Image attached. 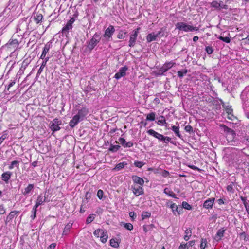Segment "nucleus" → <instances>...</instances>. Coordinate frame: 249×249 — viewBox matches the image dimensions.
<instances>
[{
    "label": "nucleus",
    "instance_id": "9d476101",
    "mask_svg": "<svg viewBox=\"0 0 249 249\" xmlns=\"http://www.w3.org/2000/svg\"><path fill=\"white\" fill-rule=\"evenodd\" d=\"M88 109L86 107H83L78 111V113L76 114L81 120H83L84 117L88 114Z\"/></svg>",
    "mask_w": 249,
    "mask_h": 249
},
{
    "label": "nucleus",
    "instance_id": "393cba45",
    "mask_svg": "<svg viewBox=\"0 0 249 249\" xmlns=\"http://www.w3.org/2000/svg\"><path fill=\"white\" fill-rule=\"evenodd\" d=\"M34 187V184H30L28 185V186L25 188L24 191L22 192V194L24 195H27L30 192L33 190Z\"/></svg>",
    "mask_w": 249,
    "mask_h": 249
},
{
    "label": "nucleus",
    "instance_id": "4be33fe9",
    "mask_svg": "<svg viewBox=\"0 0 249 249\" xmlns=\"http://www.w3.org/2000/svg\"><path fill=\"white\" fill-rule=\"evenodd\" d=\"M72 27V25L67 22V24L62 29V32L63 34L67 36L69 33V30L71 29Z\"/></svg>",
    "mask_w": 249,
    "mask_h": 249
},
{
    "label": "nucleus",
    "instance_id": "423d86ee",
    "mask_svg": "<svg viewBox=\"0 0 249 249\" xmlns=\"http://www.w3.org/2000/svg\"><path fill=\"white\" fill-rule=\"evenodd\" d=\"M139 30V28H137L136 30L134 31L133 33L130 35V40L129 41V47H132L134 46L138 36Z\"/></svg>",
    "mask_w": 249,
    "mask_h": 249
},
{
    "label": "nucleus",
    "instance_id": "a19ab883",
    "mask_svg": "<svg viewBox=\"0 0 249 249\" xmlns=\"http://www.w3.org/2000/svg\"><path fill=\"white\" fill-rule=\"evenodd\" d=\"M182 206L183 208L188 210H190L192 209L191 206L185 201L182 202Z\"/></svg>",
    "mask_w": 249,
    "mask_h": 249
},
{
    "label": "nucleus",
    "instance_id": "f8f14e48",
    "mask_svg": "<svg viewBox=\"0 0 249 249\" xmlns=\"http://www.w3.org/2000/svg\"><path fill=\"white\" fill-rule=\"evenodd\" d=\"M226 229H224V228L219 229L214 237V240L217 241L220 240L221 238L224 236V233Z\"/></svg>",
    "mask_w": 249,
    "mask_h": 249
},
{
    "label": "nucleus",
    "instance_id": "79ce46f5",
    "mask_svg": "<svg viewBox=\"0 0 249 249\" xmlns=\"http://www.w3.org/2000/svg\"><path fill=\"white\" fill-rule=\"evenodd\" d=\"M19 162L17 160H14L11 162L10 165L9 166V169H12L14 166L18 167Z\"/></svg>",
    "mask_w": 249,
    "mask_h": 249
},
{
    "label": "nucleus",
    "instance_id": "774afa93",
    "mask_svg": "<svg viewBox=\"0 0 249 249\" xmlns=\"http://www.w3.org/2000/svg\"><path fill=\"white\" fill-rule=\"evenodd\" d=\"M56 245L55 243H52L48 247L47 249H54Z\"/></svg>",
    "mask_w": 249,
    "mask_h": 249
},
{
    "label": "nucleus",
    "instance_id": "a211bd4d",
    "mask_svg": "<svg viewBox=\"0 0 249 249\" xmlns=\"http://www.w3.org/2000/svg\"><path fill=\"white\" fill-rule=\"evenodd\" d=\"M33 17L36 23H39L43 19V15L38 12H35L33 14Z\"/></svg>",
    "mask_w": 249,
    "mask_h": 249
},
{
    "label": "nucleus",
    "instance_id": "39448f33",
    "mask_svg": "<svg viewBox=\"0 0 249 249\" xmlns=\"http://www.w3.org/2000/svg\"><path fill=\"white\" fill-rule=\"evenodd\" d=\"M61 121L58 119H54L53 122L50 123V128L53 131H56L60 129L59 125L61 124Z\"/></svg>",
    "mask_w": 249,
    "mask_h": 249
},
{
    "label": "nucleus",
    "instance_id": "2eb2a0df",
    "mask_svg": "<svg viewBox=\"0 0 249 249\" xmlns=\"http://www.w3.org/2000/svg\"><path fill=\"white\" fill-rule=\"evenodd\" d=\"M214 199H215L214 198H212L206 200L203 204V207L206 209L212 208L213 204Z\"/></svg>",
    "mask_w": 249,
    "mask_h": 249
},
{
    "label": "nucleus",
    "instance_id": "f3484780",
    "mask_svg": "<svg viewBox=\"0 0 249 249\" xmlns=\"http://www.w3.org/2000/svg\"><path fill=\"white\" fill-rule=\"evenodd\" d=\"M50 48V44L47 43L45 45V46L43 48V50L42 51V54L40 56L41 59H45V58H46L47 57H46V55L47 53L48 52Z\"/></svg>",
    "mask_w": 249,
    "mask_h": 249
},
{
    "label": "nucleus",
    "instance_id": "37998d69",
    "mask_svg": "<svg viewBox=\"0 0 249 249\" xmlns=\"http://www.w3.org/2000/svg\"><path fill=\"white\" fill-rule=\"evenodd\" d=\"M104 231V230L99 229L95 230V231L93 232V234L95 236L99 237H100L101 235L102 234V232H103Z\"/></svg>",
    "mask_w": 249,
    "mask_h": 249
},
{
    "label": "nucleus",
    "instance_id": "f257e3e1",
    "mask_svg": "<svg viewBox=\"0 0 249 249\" xmlns=\"http://www.w3.org/2000/svg\"><path fill=\"white\" fill-rule=\"evenodd\" d=\"M176 29L179 31L184 32H192L194 31H198L199 28L197 27H194L191 25L187 24L184 22H178L176 24Z\"/></svg>",
    "mask_w": 249,
    "mask_h": 249
},
{
    "label": "nucleus",
    "instance_id": "052dcab7",
    "mask_svg": "<svg viewBox=\"0 0 249 249\" xmlns=\"http://www.w3.org/2000/svg\"><path fill=\"white\" fill-rule=\"evenodd\" d=\"M171 138L169 137H167V136H165V138L164 139V141H163V143H165L166 144H168L169 142H171Z\"/></svg>",
    "mask_w": 249,
    "mask_h": 249
},
{
    "label": "nucleus",
    "instance_id": "680f3d73",
    "mask_svg": "<svg viewBox=\"0 0 249 249\" xmlns=\"http://www.w3.org/2000/svg\"><path fill=\"white\" fill-rule=\"evenodd\" d=\"M188 246L187 245V244H181L179 248H178V249H188Z\"/></svg>",
    "mask_w": 249,
    "mask_h": 249
},
{
    "label": "nucleus",
    "instance_id": "8fccbe9b",
    "mask_svg": "<svg viewBox=\"0 0 249 249\" xmlns=\"http://www.w3.org/2000/svg\"><path fill=\"white\" fill-rule=\"evenodd\" d=\"M37 207H36L35 206H34L33 210H32V215L31 216V217L32 219H34L35 218L36 216V211H37Z\"/></svg>",
    "mask_w": 249,
    "mask_h": 249
},
{
    "label": "nucleus",
    "instance_id": "6e6552de",
    "mask_svg": "<svg viewBox=\"0 0 249 249\" xmlns=\"http://www.w3.org/2000/svg\"><path fill=\"white\" fill-rule=\"evenodd\" d=\"M127 69L128 68L126 66L121 68L119 71L115 74L114 77L117 79H119L121 77L125 76Z\"/></svg>",
    "mask_w": 249,
    "mask_h": 249
},
{
    "label": "nucleus",
    "instance_id": "0eeeda50",
    "mask_svg": "<svg viewBox=\"0 0 249 249\" xmlns=\"http://www.w3.org/2000/svg\"><path fill=\"white\" fill-rule=\"evenodd\" d=\"M147 133L150 135L154 137L155 138L158 139L159 140L163 142L165 136L162 134H160L153 129H149L147 131Z\"/></svg>",
    "mask_w": 249,
    "mask_h": 249
},
{
    "label": "nucleus",
    "instance_id": "a18cd8bd",
    "mask_svg": "<svg viewBox=\"0 0 249 249\" xmlns=\"http://www.w3.org/2000/svg\"><path fill=\"white\" fill-rule=\"evenodd\" d=\"M126 34V32H124L122 31H120L117 35V37L119 39H123L125 37V35Z\"/></svg>",
    "mask_w": 249,
    "mask_h": 249
},
{
    "label": "nucleus",
    "instance_id": "cd10ccee",
    "mask_svg": "<svg viewBox=\"0 0 249 249\" xmlns=\"http://www.w3.org/2000/svg\"><path fill=\"white\" fill-rule=\"evenodd\" d=\"M163 192L165 194H166V195H168V196H171V197H172L173 198H177L175 193L172 191H171L170 189H169L168 188H165L164 189Z\"/></svg>",
    "mask_w": 249,
    "mask_h": 249
},
{
    "label": "nucleus",
    "instance_id": "bb28decb",
    "mask_svg": "<svg viewBox=\"0 0 249 249\" xmlns=\"http://www.w3.org/2000/svg\"><path fill=\"white\" fill-rule=\"evenodd\" d=\"M211 7L212 8H214V10H217V11H220V8L219 7L220 5L218 2V1L214 0L211 3Z\"/></svg>",
    "mask_w": 249,
    "mask_h": 249
},
{
    "label": "nucleus",
    "instance_id": "c85d7f7f",
    "mask_svg": "<svg viewBox=\"0 0 249 249\" xmlns=\"http://www.w3.org/2000/svg\"><path fill=\"white\" fill-rule=\"evenodd\" d=\"M107 232L105 231L102 232V234L100 236V238L102 242L105 243L107 241Z\"/></svg>",
    "mask_w": 249,
    "mask_h": 249
},
{
    "label": "nucleus",
    "instance_id": "7c9ffc66",
    "mask_svg": "<svg viewBox=\"0 0 249 249\" xmlns=\"http://www.w3.org/2000/svg\"><path fill=\"white\" fill-rule=\"evenodd\" d=\"M156 114L155 112H151L146 115V120L153 121L155 119Z\"/></svg>",
    "mask_w": 249,
    "mask_h": 249
},
{
    "label": "nucleus",
    "instance_id": "7ed1b4c3",
    "mask_svg": "<svg viewBox=\"0 0 249 249\" xmlns=\"http://www.w3.org/2000/svg\"><path fill=\"white\" fill-rule=\"evenodd\" d=\"M101 40V37L99 34L95 33L92 38L90 40L89 42L88 48L90 50H92L95 46L100 42Z\"/></svg>",
    "mask_w": 249,
    "mask_h": 249
},
{
    "label": "nucleus",
    "instance_id": "b1692460",
    "mask_svg": "<svg viewBox=\"0 0 249 249\" xmlns=\"http://www.w3.org/2000/svg\"><path fill=\"white\" fill-rule=\"evenodd\" d=\"M7 46L10 47L12 46L13 48H17L18 45V42L17 39H10L8 43L6 44Z\"/></svg>",
    "mask_w": 249,
    "mask_h": 249
},
{
    "label": "nucleus",
    "instance_id": "ddd939ff",
    "mask_svg": "<svg viewBox=\"0 0 249 249\" xmlns=\"http://www.w3.org/2000/svg\"><path fill=\"white\" fill-rule=\"evenodd\" d=\"M46 197L45 196H43L42 195H39L34 206L38 207L39 205L43 204L44 202H46Z\"/></svg>",
    "mask_w": 249,
    "mask_h": 249
},
{
    "label": "nucleus",
    "instance_id": "a878e982",
    "mask_svg": "<svg viewBox=\"0 0 249 249\" xmlns=\"http://www.w3.org/2000/svg\"><path fill=\"white\" fill-rule=\"evenodd\" d=\"M49 57H47L46 58H45V59H44V61L42 62L40 68L39 69V70L37 71V76L40 75V73L42 72L43 69L44 68V67L46 66V63L49 60Z\"/></svg>",
    "mask_w": 249,
    "mask_h": 249
},
{
    "label": "nucleus",
    "instance_id": "6ab92c4d",
    "mask_svg": "<svg viewBox=\"0 0 249 249\" xmlns=\"http://www.w3.org/2000/svg\"><path fill=\"white\" fill-rule=\"evenodd\" d=\"M133 193L136 196H138L140 195L143 194V190L142 187H139L138 188H135V187L132 186Z\"/></svg>",
    "mask_w": 249,
    "mask_h": 249
},
{
    "label": "nucleus",
    "instance_id": "3c124183",
    "mask_svg": "<svg viewBox=\"0 0 249 249\" xmlns=\"http://www.w3.org/2000/svg\"><path fill=\"white\" fill-rule=\"evenodd\" d=\"M151 216V213L149 212H143L142 214V219L148 218Z\"/></svg>",
    "mask_w": 249,
    "mask_h": 249
},
{
    "label": "nucleus",
    "instance_id": "2f4dec72",
    "mask_svg": "<svg viewBox=\"0 0 249 249\" xmlns=\"http://www.w3.org/2000/svg\"><path fill=\"white\" fill-rule=\"evenodd\" d=\"M172 130L174 132L177 136L181 138V135L179 133L178 126H172Z\"/></svg>",
    "mask_w": 249,
    "mask_h": 249
},
{
    "label": "nucleus",
    "instance_id": "dca6fc26",
    "mask_svg": "<svg viewBox=\"0 0 249 249\" xmlns=\"http://www.w3.org/2000/svg\"><path fill=\"white\" fill-rule=\"evenodd\" d=\"M132 178L135 183L138 184L141 186H142L144 183V180L142 178L136 175L132 176Z\"/></svg>",
    "mask_w": 249,
    "mask_h": 249
},
{
    "label": "nucleus",
    "instance_id": "473e14b6",
    "mask_svg": "<svg viewBox=\"0 0 249 249\" xmlns=\"http://www.w3.org/2000/svg\"><path fill=\"white\" fill-rule=\"evenodd\" d=\"M122 226H123L124 228L128 230L131 231L133 229V226L131 223H122L121 224Z\"/></svg>",
    "mask_w": 249,
    "mask_h": 249
},
{
    "label": "nucleus",
    "instance_id": "ea45409f",
    "mask_svg": "<svg viewBox=\"0 0 249 249\" xmlns=\"http://www.w3.org/2000/svg\"><path fill=\"white\" fill-rule=\"evenodd\" d=\"M218 38L220 40H222L226 43H229L231 41V39L229 37H223L222 36H219Z\"/></svg>",
    "mask_w": 249,
    "mask_h": 249
},
{
    "label": "nucleus",
    "instance_id": "aec40b11",
    "mask_svg": "<svg viewBox=\"0 0 249 249\" xmlns=\"http://www.w3.org/2000/svg\"><path fill=\"white\" fill-rule=\"evenodd\" d=\"M12 173L9 171L3 173L1 175L2 179L6 183L8 182L11 176Z\"/></svg>",
    "mask_w": 249,
    "mask_h": 249
},
{
    "label": "nucleus",
    "instance_id": "6e6d98bb",
    "mask_svg": "<svg viewBox=\"0 0 249 249\" xmlns=\"http://www.w3.org/2000/svg\"><path fill=\"white\" fill-rule=\"evenodd\" d=\"M185 130L189 133H192L193 132V128L191 125H186L184 128Z\"/></svg>",
    "mask_w": 249,
    "mask_h": 249
},
{
    "label": "nucleus",
    "instance_id": "72a5a7b5",
    "mask_svg": "<svg viewBox=\"0 0 249 249\" xmlns=\"http://www.w3.org/2000/svg\"><path fill=\"white\" fill-rule=\"evenodd\" d=\"M187 69H182L181 71H178V75L179 77L182 78L184 74H186L187 73Z\"/></svg>",
    "mask_w": 249,
    "mask_h": 249
},
{
    "label": "nucleus",
    "instance_id": "5fc2aeb1",
    "mask_svg": "<svg viewBox=\"0 0 249 249\" xmlns=\"http://www.w3.org/2000/svg\"><path fill=\"white\" fill-rule=\"evenodd\" d=\"M205 50L208 54H212L213 51V49L210 46H207L205 48Z\"/></svg>",
    "mask_w": 249,
    "mask_h": 249
},
{
    "label": "nucleus",
    "instance_id": "f03ea898",
    "mask_svg": "<svg viewBox=\"0 0 249 249\" xmlns=\"http://www.w3.org/2000/svg\"><path fill=\"white\" fill-rule=\"evenodd\" d=\"M164 36V30L161 28L158 33H152L148 34L146 36L147 42H151L157 40V37H161Z\"/></svg>",
    "mask_w": 249,
    "mask_h": 249
},
{
    "label": "nucleus",
    "instance_id": "c03bdc74",
    "mask_svg": "<svg viewBox=\"0 0 249 249\" xmlns=\"http://www.w3.org/2000/svg\"><path fill=\"white\" fill-rule=\"evenodd\" d=\"M125 165H126V164H125L124 162L119 163L116 165L114 169H117V170H119L124 168Z\"/></svg>",
    "mask_w": 249,
    "mask_h": 249
},
{
    "label": "nucleus",
    "instance_id": "4c0bfd02",
    "mask_svg": "<svg viewBox=\"0 0 249 249\" xmlns=\"http://www.w3.org/2000/svg\"><path fill=\"white\" fill-rule=\"evenodd\" d=\"M94 215L93 214H90L86 219V223L89 224L92 222L94 219Z\"/></svg>",
    "mask_w": 249,
    "mask_h": 249
},
{
    "label": "nucleus",
    "instance_id": "864d4df0",
    "mask_svg": "<svg viewBox=\"0 0 249 249\" xmlns=\"http://www.w3.org/2000/svg\"><path fill=\"white\" fill-rule=\"evenodd\" d=\"M7 136V133L6 131L3 132V135L0 138V145L2 143L3 141L6 138Z\"/></svg>",
    "mask_w": 249,
    "mask_h": 249
},
{
    "label": "nucleus",
    "instance_id": "c9c22d12",
    "mask_svg": "<svg viewBox=\"0 0 249 249\" xmlns=\"http://www.w3.org/2000/svg\"><path fill=\"white\" fill-rule=\"evenodd\" d=\"M120 148V146L119 145H111L110 148H109V150L111 151L112 152H116L117 150H118Z\"/></svg>",
    "mask_w": 249,
    "mask_h": 249
},
{
    "label": "nucleus",
    "instance_id": "58836bf2",
    "mask_svg": "<svg viewBox=\"0 0 249 249\" xmlns=\"http://www.w3.org/2000/svg\"><path fill=\"white\" fill-rule=\"evenodd\" d=\"M71 228V225H67L64 228L63 232V235H66L68 234L70 231V229Z\"/></svg>",
    "mask_w": 249,
    "mask_h": 249
},
{
    "label": "nucleus",
    "instance_id": "338daca9",
    "mask_svg": "<svg viewBox=\"0 0 249 249\" xmlns=\"http://www.w3.org/2000/svg\"><path fill=\"white\" fill-rule=\"evenodd\" d=\"M129 216L133 219H134L136 217V214H135L134 212H130L129 213Z\"/></svg>",
    "mask_w": 249,
    "mask_h": 249
},
{
    "label": "nucleus",
    "instance_id": "603ef678",
    "mask_svg": "<svg viewBox=\"0 0 249 249\" xmlns=\"http://www.w3.org/2000/svg\"><path fill=\"white\" fill-rule=\"evenodd\" d=\"M134 164L137 167L141 168L144 164L142 161H135Z\"/></svg>",
    "mask_w": 249,
    "mask_h": 249
},
{
    "label": "nucleus",
    "instance_id": "412c9836",
    "mask_svg": "<svg viewBox=\"0 0 249 249\" xmlns=\"http://www.w3.org/2000/svg\"><path fill=\"white\" fill-rule=\"evenodd\" d=\"M72 27V25L67 22V24L62 29V32L63 34L67 36L69 33V30L71 29Z\"/></svg>",
    "mask_w": 249,
    "mask_h": 249
},
{
    "label": "nucleus",
    "instance_id": "e433bc0d",
    "mask_svg": "<svg viewBox=\"0 0 249 249\" xmlns=\"http://www.w3.org/2000/svg\"><path fill=\"white\" fill-rule=\"evenodd\" d=\"M160 119L158 120V124H162L163 125L167 124V123L166 122V120L165 117L163 116H160Z\"/></svg>",
    "mask_w": 249,
    "mask_h": 249
},
{
    "label": "nucleus",
    "instance_id": "5701e85b",
    "mask_svg": "<svg viewBox=\"0 0 249 249\" xmlns=\"http://www.w3.org/2000/svg\"><path fill=\"white\" fill-rule=\"evenodd\" d=\"M221 126L223 128L224 132L231 134L233 137L236 135V133L233 129L227 127L224 124H222Z\"/></svg>",
    "mask_w": 249,
    "mask_h": 249
},
{
    "label": "nucleus",
    "instance_id": "13d9d810",
    "mask_svg": "<svg viewBox=\"0 0 249 249\" xmlns=\"http://www.w3.org/2000/svg\"><path fill=\"white\" fill-rule=\"evenodd\" d=\"M104 192L102 190H99L97 192V196L100 199L103 198Z\"/></svg>",
    "mask_w": 249,
    "mask_h": 249
},
{
    "label": "nucleus",
    "instance_id": "0e129e2a",
    "mask_svg": "<svg viewBox=\"0 0 249 249\" xmlns=\"http://www.w3.org/2000/svg\"><path fill=\"white\" fill-rule=\"evenodd\" d=\"M242 40L244 41L245 44L249 45V35L246 38L242 39Z\"/></svg>",
    "mask_w": 249,
    "mask_h": 249
},
{
    "label": "nucleus",
    "instance_id": "4468645a",
    "mask_svg": "<svg viewBox=\"0 0 249 249\" xmlns=\"http://www.w3.org/2000/svg\"><path fill=\"white\" fill-rule=\"evenodd\" d=\"M115 31L114 28L112 25H109V27L105 30L104 36L110 37L112 34L114 33Z\"/></svg>",
    "mask_w": 249,
    "mask_h": 249
},
{
    "label": "nucleus",
    "instance_id": "e2e57ef3",
    "mask_svg": "<svg viewBox=\"0 0 249 249\" xmlns=\"http://www.w3.org/2000/svg\"><path fill=\"white\" fill-rule=\"evenodd\" d=\"M133 145V142H131L130 141L128 142H126V143L124 145V147H132Z\"/></svg>",
    "mask_w": 249,
    "mask_h": 249
},
{
    "label": "nucleus",
    "instance_id": "4d7b16f0",
    "mask_svg": "<svg viewBox=\"0 0 249 249\" xmlns=\"http://www.w3.org/2000/svg\"><path fill=\"white\" fill-rule=\"evenodd\" d=\"M118 141L124 147V145L126 143L125 140L123 138H120Z\"/></svg>",
    "mask_w": 249,
    "mask_h": 249
},
{
    "label": "nucleus",
    "instance_id": "de8ad7c7",
    "mask_svg": "<svg viewBox=\"0 0 249 249\" xmlns=\"http://www.w3.org/2000/svg\"><path fill=\"white\" fill-rule=\"evenodd\" d=\"M233 183L231 182V183L228 185L227 187V190L228 192H230L231 193H233L234 192V189L233 188Z\"/></svg>",
    "mask_w": 249,
    "mask_h": 249
},
{
    "label": "nucleus",
    "instance_id": "20e7f679",
    "mask_svg": "<svg viewBox=\"0 0 249 249\" xmlns=\"http://www.w3.org/2000/svg\"><path fill=\"white\" fill-rule=\"evenodd\" d=\"M175 64L172 62H169L165 63L158 71L157 74L159 75H163L165 72H166L169 69L171 68Z\"/></svg>",
    "mask_w": 249,
    "mask_h": 249
},
{
    "label": "nucleus",
    "instance_id": "69168bd1",
    "mask_svg": "<svg viewBox=\"0 0 249 249\" xmlns=\"http://www.w3.org/2000/svg\"><path fill=\"white\" fill-rule=\"evenodd\" d=\"M162 175L164 177H167L169 175V173L168 171L166 170H163V171L162 173Z\"/></svg>",
    "mask_w": 249,
    "mask_h": 249
},
{
    "label": "nucleus",
    "instance_id": "1a4fd4ad",
    "mask_svg": "<svg viewBox=\"0 0 249 249\" xmlns=\"http://www.w3.org/2000/svg\"><path fill=\"white\" fill-rule=\"evenodd\" d=\"M20 213V211H11L8 215L7 216L5 220V223L6 224H7L8 223H9L12 219L14 218V217L16 216L18 213Z\"/></svg>",
    "mask_w": 249,
    "mask_h": 249
},
{
    "label": "nucleus",
    "instance_id": "f704fd0d",
    "mask_svg": "<svg viewBox=\"0 0 249 249\" xmlns=\"http://www.w3.org/2000/svg\"><path fill=\"white\" fill-rule=\"evenodd\" d=\"M110 245L114 248H118L119 247L118 242L114 239H111L110 240Z\"/></svg>",
    "mask_w": 249,
    "mask_h": 249
},
{
    "label": "nucleus",
    "instance_id": "49530a36",
    "mask_svg": "<svg viewBox=\"0 0 249 249\" xmlns=\"http://www.w3.org/2000/svg\"><path fill=\"white\" fill-rule=\"evenodd\" d=\"M207 245V240L206 239L202 238L201 240V243L200 244V248L202 249H205Z\"/></svg>",
    "mask_w": 249,
    "mask_h": 249
},
{
    "label": "nucleus",
    "instance_id": "c756f323",
    "mask_svg": "<svg viewBox=\"0 0 249 249\" xmlns=\"http://www.w3.org/2000/svg\"><path fill=\"white\" fill-rule=\"evenodd\" d=\"M170 208L172 209L174 214H175V212H177L178 214L180 213V210L179 211L178 207L175 203L171 204Z\"/></svg>",
    "mask_w": 249,
    "mask_h": 249
},
{
    "label": "nucleus",
    "instance_id": "bf43d9fd",
    "mask_svg": "<svg viewBox=\"0 0 249 249\" xmlns=\"http://www.w3.org/2000/svg\"><path fill=\"white\" fill-rule=\"evenodd\" d=\"M6 210L3 205H0V214H3L5 213Z\"/></svg>",
    "mask_w": 249,
    "mask_h": 249
},
{
    "label": "nucleus",
    "instance_id": "9b49d317",
    "mask_svg": "<svg viewBox=\"0 0 249 249\" xmlns=\"http://www.w3.org/2000/svg\"><path fill=\"white\" fill-rule=\"evenodd\" d=\"M82 120L79 118V117L76 115H74L72 119L70 121L69 123V125L71 127L73 128L75 125H76L78 123L81 121Z\"/></svg>",
    "mask_w": 249,
    "mask_h": 249
},
{
    "label": "nucleus",
    "instance_id": "09e8293b",
    "mask_svg": "<svg viewBox=\"0 0 249 249\" xmlns=\"http://www.w3.org/2000/svg\"><path fill=\"white\" fill-rule=\"evenodd\" d=\"M218 2L220 5L219 7L220 8V10H222L223 9L226 10L228 9V5L224 4L222 1H218Z\"/></svg>",
    "mask_w": 249,
    "mask_h": 249
}]
</instances>
